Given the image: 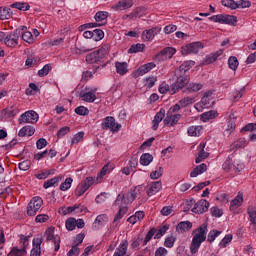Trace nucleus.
Returning <instances> with one entry per match:
<instances>
[{"label": "nucleus", "instance_id": "1", "mask_svg": "<svg viewBox=\"0 0 256 256\" xmlns=\"http://www.w3.org/2000/svg\"><path fill=\"white\" fill-rule=\"evenodd\" d=\"M111 45L103 44L97 51H94L86 56V61L90 64L95 63L98 66H94L96 71L107 67L109 63V50Z\"/></svg>", "mask_w": 256, "mask_h": 256}, {"label": "nucleus", "instance_id": "2", "mask_svg": "<svg viewBox=\"0 0 256 256\" xmlns=\"http://www.w3.org/2000/svg\"><path fill=\"white\" fill-rule=\"evenodd\" d=\"M143 193V187L136 186L133 189H131L126 196L123 194H119L117 196V199L115 201V205H129V203H132L137 199V197H141Z\"/></svg>", "mask_w": 256, "mask_h": 256}, {"label": "nucleus", "instance_id": "3", "mask_svg": "<svg viewBox=\"0 0 256 256\" xmlns=\"http://www.w3.org/2000/svg\"><path fill=\"white\" fill-rule=\"evenodd\" d=\"M42 206L43 199L39 196L33 197L27 206V215H29V217H35L37 215V211H39Z\"/></svg>", "mask_w": 256, "mask_h": 256}, {"label": "nucleus", "instance_id": "4", "mask_svg": "<svg viewBox=\"0 0 256 256\" xmlns=\"http://www.w3.org/2000/svg\"><path fill=\"white\" fill-rule=\"evenodd\" d=\"M177 80L171 85L170 93L175 95L180 89H183L185 85L189 84V76L187 74H176Z\"/></svg>", "mask_w": 256, "mask_h": 256}, {"label": "nucleus", "instance_id": "5", "mask_svg": "<svg viewBox=\"0 0 256 256\" xmlns=\"http://www.w3.org/2000/svg\"><path fill=\"white\" fill-rule=\"evenodd\" d=\"M21 37V28H17L4 37V43L7 47H17Z\"/></svg>", "mask_w": 256, "mask_h": 256}, {"label": "nucleus", "instance_id": "6", "mask_svg": "<svg viewBox=\"0 0 256 256\" xmlns=\"http://www.w3.org/2000/svg\"><path fill=\"white\" fill-rule=\"evenodd\" d=\"M38 121L39 114H37V112L34 110L26 111L18 118L19 125H23L25 123H37Z\"/></svg>", "mask_w": 256, "mask_h": 256}, {"label": "nucleus", "instance_id": "7", "mask_svg": "<svg viewBox=\"0 0 256 256\" xmlns=\"http://www.w3.org/2000/svg\"><path fill=\"white\" fill-rule=\"evenodd\" d=\"M55 227H49L45 231L46 241H52L54 243V251H59L61 249V238L55 236Z\"/></svg>", "mask_w": 256, "mask_h": 256}, {"label": "nucleus", "instance_id": "8", "mask_svg": "<svg viewBox=\"0 0 256 256\" xmlns=\"http://www.w3.org/2000/svg\"><path fill=\"white\" fill-rule=\"evenodd\" d=\"M102 129L113 131V133L119 131L121 129V124H115V118L111 116H107L104 118L102 124H101Z\"/></svg>", "mask_w": 256, "mask_h": 256}, {"label": "nucleus", "instance_id": "9", "mask_svg": "<svg viewBox=\"0 0 256 256\" xmlns=\"http://www.w3.org/2000/svg\"><path fill=\"white\" fill-rule=\"evenodd\" d=\"M199 49H203L201 42H193L181 47L182 55H190L191 53H199Z\"/></svg>", "mask_w": 256, "mask_h": 256}, {"label": "nucleus", "instance_id": "10", "mask_svg": "<svg viewBox=\"0 0 256 256\" xmlns=\"http://www.w3.org/2000/svg\"><path fill=\"white\" fill-rule=\"evenodd\" d=\"M177 53V50L173 47H166L155 56L156 61H165L171 59L173 55Z\"/></svg>", "mask_w": 256, "mask_h": 256}, {"label": "nucleus", "instance_id": "11", "mask_svg": "<svg viewBox=\"0 0 256 256\" xmlns=\"http://www.w3.org/2000/svg\"><path fill=\"white\" fill-rule=\"evenodd\" d=\"M157 65L154 62H150L147 64H144L140 66L137 71L133 72V77L135 79L142 77V75H145L146 73H149L152 69H155Z\"/></svg>", "mask_w": 256, "mask_h": 256}, {"label": "nucleus", "instance_id": "12", "mask_svg": "<svg viewBox=\"0 0 256 256\" xmlns=\"http://www.w3.org/2000/svg\"><path fill=\"white\" fill-rule=\"evenodd\" d=\"M207 211H209V202L207 200L198 201L192 208V213H196L197 215L207 213Z\"/></svg>", "mask_w": 256, "mask_h": 256}, {"label": "nucleus", "instance_id": "13", "mask_svg": "<svg viewBox=\"0 0 256 256\" xmlns=\"http://www.w3.org/2000/svg\"><path fill=\"white\" fill-rule=\"evenodd\" d=\"M96 91H97V88H93L89 92L81 91L79 93V97L82 99V101H85L86 103H94L95 100L97 99V96L95 95Z\"/></svg>", "mask_w": 256, "mask_h": 256}, {"label": "nucleus", "instance_id": "14", "mask_svg": "<svg viewBox=\"0 0 256 256\" xmlns=\"http://www.w3.org/2000/svg\"><path fill=\"white\" fill-rule=\"evenodd\" d=\"M160 31H161V28L159 27H153L149 30H144L142 32L143 41H153V39H155V35L160 33Z\"/></svg>", "mask_w": 256, "mask_h": 256}, {"label": "nucleus", "instance_id": "15", "mask_svg": "<svg viewBox=\"0 0 256 256\" xmlns=\"http://www.w3.org/2000/svg\"><path fill=\"white\" fill-rule=\"evenodd\" d=\"M19 112V107L13 105L4 109L2 111V115L4 119H11V117H16V115H19Z\"/></svg>", "mask_w": 256, "mask_h": 256}, {"label": "nucleus", "instance_id": "16", "mask_svg": "<svg viewBox=\"0 0 256 256\" xmlns=\"http://www.w3.org/2000/svg\"><path fill=\"white\" fill-rule=\"evenodd\" d=\"M108 221H109V217L107 216V214L98 215L93 223V229L95 230L101 229L103 225H107Z\"/></svg>", "mask_w": 256, "mask_h": 256}, {"label": "nucleus", "instance_id": "17", "mask_svg": "<svg viewBox=\"0 0 256 256\" xmlns=\"http://www.w3.org/2000/svg\"><path fill=\"white\" fill-rule=\"evenodd\" d=\"M165 119V109L161 108L160 111L154 116L152 121V129L153 131H157L159 128V123H161Z\"/></svg>", "mask_w": 256, "mask_h": 256}, {"label": "nucleus", "instance_id": "18", "mask_svg": "<svg viewBox=\"0 0 256 256\" xmlns=\"http://www.w3.org/2000/svg\"><path fill=\"white\" fill-rule=\"evenodd\" d=\"M179 119H181V114H169V112H167L166 118L164 119V125H170V127H173V125H177V123H179Z\"/></svg>", "mask_w": 256, "mask_h": 256}, {"label": "nucleus", "instance_id": "19", "mask_svg": "<svg viewBox=\"0 0 256 256\" xmlns=\"http://www.w3.org/2000/svg\"><path fill=\"white\" fill-rule=\"evenodd\" d=\"M131 7H133V0H121L112 8L115 11H125V9H131Z\"/></svg>", "mask_w": 256, "mask_h": 256}, {"label": "nucleus", "instance_id": "20", "mask_svg": "<svg viewBox=\"0 0 256 256\" xmlns=\"http://www.w3.org/2000/svg\"><path fill=\"white\" fill-rule=\"evenodd\" d=\"M195 65L193 61L184 62L178 69H176V75H187V71L191 69Z\"/></svg>", "mask_w": 256, "mask_h": 256}, {"label": "nucleus", "instance_id": "21", "mask_svg": "<svg viewBox=\"0 0 256 256\" xmlns=\"http://www.w3.org/2000/svg\"><path fill=\"white\" fill-rule=\"evenodd\" d=\"M21 31V36L23 41H25L26 43H29V45H31V43H33L34 38H33V34L30 31H27V26H22V28H20Z\"/></svg>", "mask_w": 256, "mask_h": 256}, {"label": "nucleus", "instance_id": "22", "mask_svg": "<svg viewBox=\"0 0 256 256\" xmlns=\"http://www.w3.org/2000/svg\"><path fill=\"white\" fill-rule=\"evenodd\" d=\"M241 205H243V193L239 192L230 203V211H235V209H238Z\"/></svg>", "mask_w": 256, "mask_h": 256}, {"label": "nucleus", "instance_id": "23", "mask_svg": "<svg viewBox=\"0 0 256 256\" xmlns=\"http://www.w3.org/2000/svg\"><path fill=\"white\" fill-rule=\"evenodd\" d=\"M193 227V223L190 221H183L178 223L176 226V231L179 233H187V231H191V228Z\"/></svg>", "mask_w": 256, "mask_h": 256}, {"label": "nucleus", "instance_id": "24", "mask_svg": "<svg viewBox=\"0 0 256 256\" xmlns=\"http://www.w3.org/2000/svg\"><path fill=\"white\" fill-rule=\"evenodd\" d=\"M129 64L127 62H115V68H116V73L118 75H127L129 69Z\"/></svg>", "mask_w": 256, "mask_h": 256}, {"label": "nucleus", "instance_id": "25", "mask_svg": "<svg viewBox=\"0 0 256 256\" xmlns=\"http://www.w3.org/2000/svg\"><path fill=\"white\" fill-rule=\"evenodd\" d=\"M198 149L200 152L198 153L195 163H201V161H204V159L209 157V152H205V143H200Z\"/></svg>", "mask_w": 256, "mask_h": 256}, {"label": "nucleus", "instance_id": "26", "mask_svg": "<svg viewBox=\"0 0 256 256\" xmlns=\"http://www.w3.org/2000/svg\"><path fill=\"white\" fill-rule=\"evenodd\" d=\"M161 187V181L152 182L147 191L149 197H152V195H156V193H159L161 191Z\"/></svg>", "mask_w": 256, "mask_h": 256}, {"label": "nucleus", "instance_id": "27", "mask_svg": "<svg viewBox=\"0 0 256 256\" xmlns=\"http://www.w3.org/2000/svg\"><path fill=\"white\" fill-rule=\"evenodd\" d=\"M19 137H31L35 135V128L33 126H24L18 133Z\"/></svg>", "mask_w": 256, "mask_h": 256}, {"label": "nucleus", "instance_id": "28", "mask_svg": "<svg viewBox=\"0 0 256 256\" xmlns=\"http://www.w3.org/2000/svg\"><path fill=\"white\" fill-rule=\"evenodd\" d=\"M205 171H207V164L202 163L192 170V172L190 173V177H197L198 175H202V173H205Z\"/></svg>", "mask_w": 256, "mask_h": 256}, {"label": "nucleus", "instance_id": "29", "mask_svg": "<svg viewBox=\"0 0 256 256\" xmlns=\"http://www.w3.org/2000/svg\"><path fill=\"white\" fill-rule=\"evenodd\" d=\"M12 15H13V11H11V8L0 7V19L2 21H5L7 19H11Z\"/></svg>", "mask_w": 256, "mask_h": 256}, {"label": "nucleus", "instance_id": "30", "mask_svg": "<svg viewBox=\"0 0 256 256\" xmlns=\"http://www.w3.org/2000/svg\"><path fill=\"white\" fill-rule=\"evenodd\" d=\"M216 117H217V112L215 110H211V111L203 113L200 116V119L204 123H207V121H211V119H215Z\"/></svg>", "mask_w": 256, "mask_h": 256}, {"label": "nucleus", "instance_id": "31", "mask_svg": "<svg viewBox=\"0 0 256 256\" xmlns=\"http://www.w3.org/2000/svg\"><path fill=\"white\" fill-rule=\"evenodd\" d=\"M12 9H19V11H29L31 6L27 2H15L11 4Z\"/></svg>", "mask_w": 256, "mask_h": 256}, {"label": "nucleus", "instance_id": "32", "mask_svg": "<svg viewBox=\"0 0 256 256\" xmlns=\"http://www.w3.org/2000/svg\"><path fill=\"white\" fill-rule=\"evenodd\" d=\"M220 55H223V51H218L216 53L208 55L204 61L205 65H211V63H215Z\"/></svg>", "mask_w": 256, "mask_h": 256}, {"label": "nucleus", "instance_id": "33", "mask_svg": "<svg viewBox=\"0 0 256 256\" xmlns=\"http://www.w3.org/2000/svg\"><path fill=\"white\" fill-rule=\"evenodd\" d=\"M61 179H63V177L58 176L47 180L43 184L44 189H49V187H55V185H59V181H61Z\"/></svg>", "mask_w": 256, "mask_h": 256}, {"label": "nucleus", "instance_id": "34", "mask_svg": "<svg viewBox=\"0 0 256 256\" xmlns=\"http://www.w3.org/2000/svg\"><path fill=\"white\" fill-rule=\"evenodd\" d=\"M247 147V140L245 138H240L231 145V150L235 151V149H243Z\"/></svg>", "mask_w": 256, "mask_h": 256}, {"label": "nucleus", "instance_id": "35", "mask_svg": "<svg viewBox=\"0 0 256 256\" xmlns=\"http://www.w3.org/2000/svg\"><path fill=\"white\" fill-rule=\"evenodd\" d=\"M202 129L203 127L201 126H190L188 128V135H190V137H199V135H201Z\"/></svg>", "mask_w": 256, "mask_h": 256}, {"label": "nucleus", "instance_id": "36", "mask_svg": "<svg viewBox=\"0 0 256 256\" xmlns=\"http://www.w3.org/2000/svg\"><path fill=\"white\" fill-rule=\"evenodd\" d=\"M188 93H197V91H201L203 89V84L201 83H190L187 86Z\"/></svg>", "mask_w": 256, "mask_h": 256}, {"label": "nucleus", "instance_id": "37", "mask_svg": "<svg viewBox=\"0 0 256 256\" xmlns=\"http://www.w3.org/2000/svg\"><path fill=\"white\" fill-rule=\"evenodd\" d=\"M145 50V44H133L131 45V47L128 50V53H143V51Z\"/></svg>", "mask_w": 256, "mask_h": 256}, {"label": "nucleus", "instance_id": "38", "mask_svg": "<svg viewBox=\"0 0 256 256\" xmlns=\"http://www.w3.org/2000/svg\"><path fill=\"white\" fill-rule=\"evenodd\" d=\"M120 208H119V211L118 213L115 215L114 217V223H117V221H120V219H123V216H125L127 214V206H121L118 205Z\"/></svg>", "mask_w": 256, "mask_h": 256}, {"label": "nucleus", "instance_id": "39", "mask_svg": "<svg viewBox=\"0 0 256 256\" xmlns=\"http://www.w3.org/2000/svg\"><path fill=\"white\" fill-rule=\"evenodd\" d=\"M27 251L23 248L19 249L18 247H13L7 256H25Z\"/></svg>", "mask_w": 256, "mask_h": 256}, {"label": "nucleus", "instance_id": "40", "mask_svg": "<svg viewBox=\"0 0 256 256\" xmlns=\"http://www.w3.org/2000/svg\"><path fill=\"white\" fill-rule=\"evenodd\" d=\"M153 161V155L145 153L140 157V165L147 166Z\"/></svg>", "mask_w": 256, "mask_h": 256}, {"label": "nucleus", "instance_id": "41", "mask_svg": "<svg viewBox=\"0 0 256 256\" xmlns=\"http://www.w3.org/2000/svg\"><path fill=\"white\" fill-rule=\"evenodd\" d=\"M181 107H188V105H193L195 103V97L190 96V97H184L179 101Z\"/></svg>", "mask_w": 256, "mask_h": 256}, {"label": "nucleus", "instance_id": "42", "mask_svg": "<svg viewBox=\"0 0 256 256\" xmlns=\"http://www.w3.org/2000/svg\"><path fill=\"white\" fill-rule=\"evenodd\" d=\"M65 226L67 231H73L75 227H77V219L75 218H68L65 222Z\"/></svg>", "mask_w": 256, "mask_h": 256}, {"label": "nucleus", "instance_id": "43", "mask_svg": "<svg viewBox=\"0 0 256 256\" xmlns=\"http://www.w3.org/2000/svg\"><path fill=\"white\" fill-rule=\"evenodd\" d=\"M168 229H169V225L167 224L160 227L158 230H156L154 239H161V237H163V235L167 233Z\"/></svg>", "mask_w": 256, "mask_h": 256}, {"label": "nucleus", "instance_id": "44", "mask_svg": "<svg viewBox=\"0 0 256 256\" xmlns=\"http://www.w3.org/2000/svg\"><path fill=\"white\" fill-rule=\"evenodd\" d=\"M220 235H221V231L211 230L207 236L208 243H213V241H215V239H217V237H219Z\"/></svg>", "mask_w": 256, "mask_h": 256}, {"label": "nucleus", "instance_id": "45", "mask_svg": "<svg viewBox=\"0 0 256 256\" xmlns=\"http://www.w3.org/2000/svg\"><path fill=\"white\" fill-rule=\"evenodd\" d=\"M228 65L232 71H237V67H239V60H237V57L231 56L228 60Z\"/></svg>", "mask_w": 256, "mask_h": 256}, {"label": "nucleus", "instance_id": "46", "mask_svg": "<svg viewBox=\"0 0 256 256\" xmlns=\"http://www.w3.org/2000/svg\"><path fill=\"white\" fill-rule=\"evenodd\" d=\"M176 241H177V238L175 236H168L164 241V247H167L168 249H172Z\"/></svg>", "mask_w": 256, "mask_h": 256}, {"label": "nucleus", "instance_id": "47", "mask_svg": "<svg viewBox=\"0 0 256 256\" xmlns=\"http://www.w3.org/2000/svg\"><path fill=\"white\" fill-rule=\"evenodd\" d=\"M235 127H236L235 119L234 118L233 119L230 118L229 121H228L227 128L225 130V134L226 135H231V133H233L235 131Z\"/></svg>", "mask_w": 256, "mask_h": 256}, {"label": "nucleus", "instance_id": "48", "mask_svg": "<svg viewBox=\"0 0 256 256\" xmlns=\"http://www.w3.org/2000/svg\"><path fill=\"white\" fill-rule=\"evenodd\" d=\"M73 183V178H66L65 181L60 185V191H67L71 189V184Z\"/></svg>", "mask_w": 256, "mask_h": 256}, {"label": "nucleus", "instance_id": "49", "mask_svg": "<svg viewBox=\"0 0 256 256\" xmlns=\"http://www.w3.org/2000/svg\"><path fill=\"white\" fill-rule=\"evenodd\" d=\"M107 17H109L108 12L100 11L95 14V21H97V23H99L100 21H106Z\"/></svg>", "mask_w": 256, "mask_h": 256}, {"label": "nucleus", "instance_id": "50", "mask_svg": "<svg viewBox=\"0 0 256 256\" xmlns=\"http://www.w3.org/2000/svg\"><path fill=\"white\" fill-rule=\"evenodd\" d=\"M93 32V40L94 41H101L103 37H105V33L101 29H95Z\"/></svg>", "mask_w": 256, "mask_h": 256}, {"label": "nucleus", "instance_id": "51", "mask_svg": "<svg viewBox=\"0 0 256 256\" xmlns=\"http://www.w3.org/2000/svg\"><path fill=\"white\" fill-rule=\"evenodd\" d=\"M144 244L143 238L137 237L132 240L130 245L131 249H139L140 245Z\"/></svg>", "mask_w": 256, "mask_h": 256}, {"label": "nucleus", "instance_id": "52", "mask_svg": "<svg viewBox=\"0 0 256 256\" xmlns=\"http://www.w3.org/2000/svg\"><path fill=\"white\" fill-rule=\"evenodd\" d=\"M223 23L227 25H235V23H237V17L231 15H224Z\"/></svg>", "mask_w": 256, "mask_h": 256}, {"label": "nucleus", "instance_id": "53", "mask_svg": "<svg viewBox=\"0 0 256 256\" xmlns=\"http://www.w3.org/2000/svg\"><path fill=\"white\" fill-rule=\"evenodd\" d=\"M194 203H195V200H193V199L184 201V203H183L184 213H187V211H191V209L193 208Z\"/></svg>", "mask_w": 256, "mask_h": 256}, {"label": "nucleus", "instance_id": "54", "mask_svg": "<svg viewBox=\"0 0 256 256\" xmlns=\"http://www.w3.org/2000/svg\"><path fill=\"white\" fill-rule=\"evenodd\" d=\"M83 137H85L84 132H78L77 134L74 135L72 138V145H77V143H80V141H83Z\"/></svg>", "mask_w": 256, "mask_h": 256}, {"label": "nucleus", "instance_id": "55", "mask_svg": "<svg viewBox=\"0 0 256 256\" xmlns=\"http://www.w3.org/2000/svg\"><path fill=\"white\" fill-rule=\"evenodd\" d=\"M43 243V236L41 235H37V237H35L33 239L32 245L34 248L36 249H41V244Z\"/></svg>", "mask_w": 256, "mask_h": 256}, {"label": "nucleus", "instance_id": "56", "mask_svg": "<svg viewBox=\"0 0 256 256\" xmlns=\"http://www.w3.org/2000/svg\"><path fill=\"white\" fill-rule=\"evenodd\" d=\"M49 71H51V65L46 64L41 70L38 71V76L46 77V75H49Z\"/></svg>", "mask_w": 256, "mask_h": 256}, {"label": "nucleus", "instance_id": "57", "mask_svg": "<svg viewBox=\"0 0 256 256\" xmlns=\"http://www.w3.org/2000/svg\"><path fill=\"white\" fill-rule=\"evenodd\" d=\"M75 113L76 115H82V116L89 115V109L85 106H79L75 108Z\"/></svg>", "mask_w": 256, "mask_h": 256}, {"label": "nucleus", "instance_id": "58", "mask_svg": "<svg viewBox=\"0 0 256 256\" xmlns=\"http://www.w3.org/2000/svg\"><path fill=\"white\" fill-rule=\"evenodd\" d=\"M231 241H233V235L232 234H228L226 235L220 242V246L221 247H227V245H229V243H231Z\"/></svg>", "mask_w": 256, "mask_h": 256}, {"label": "nucleus", "instance_id": "59", "mask_svg": "<svg viewBox=\"0 0 256 256\" xmlns=\"http://www.w3.org/2000/svg\"><path fill=\"white\" fill-rule=\"evenodd\" d=\"M222 5H224V7H229L230 9H237V2H235L234 0H222Z\"/></svg>", "mask_w": 256, "mask_h": 256}, {"label": "nucleus", "instance_id": "60", "mask_svg": "<svg viewBox=\"0 0 256 256\" xmlns=\"http://www.w3.org/2000/svg\"><path fill=\"white\" fill-rule=\"evenodd\" d=\"M20 243L22 245V249L27 251V247H29V236L20 235Z\"/></svg>", "mask_w": 256, "mask_h": 256}, {"label": "nucleus", "instance_id": "61", "mask_svg": "<svg viewBox=\"0 0 256 256\" xmlns=\"http://www.w3.org/2000/svg\"><path fill=\"white\" fill-rule=\"evenodd\" d=\"M87 190L88 189L83 184L80 183L75 190L76 197H81V195H83Z\"/></svg>", "mask_w": 256, "mask_h": 256}, {"label": "nucleus", "instance_id": "62", "mask_svg": "<svg viewBox=\"0 0 256 256\" xmlns=\"http://www.w3.org/2000/svg\"><path fill=\"white\" fill-rule=\"evenodd\" d=\"M163 175V167H159L157 170L151 172L150 178L159 179Z\"/></svg>", "mask_w": 256, "mask_h": 256}, {"label": "nucleus", "instance_id": "63", "mask_svg": "<svg viewBox=\"0 0 256 256\" xmlns=\"http://www.w3.org/2000/svg\"><path fill=\"white\" fill-rule=\"evenodd\" d=\"M80 250L77 245L72 246V248L68 251L67 256H79Z\"/></svg>", "mask_w": 256, "mask_h": 256}, {"label": "nucleus", "instance_id": "64", "mask_svg": "<svg viewBox=\"0 0 256 256\" xmlns=\"http://www.w3.org/2000/svg\"><path fill=\"white\" fill-rule=\"evenodd\" d=\"M168 253L169 251H167L165 247H159L156 249L154 256H167Z\"/></svg>", "mask_w": 256, "mask_h": 256}]
</instances>
